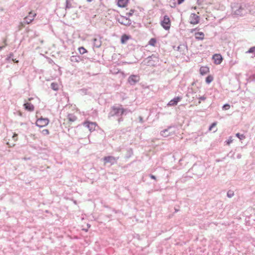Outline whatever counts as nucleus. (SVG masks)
<instances>
[{"label": "nucleus", "mask_w": 255, "mask_h": 255, "mask_svg": "<svg viewBox=\"0 0 255 255\" xmlns=\"http://www.w3.org/2000/svg\"><path fill=\"white\" fill-rule=\"evenodd\" d=\"M232 8L234 14L240 16L244 15L250 11V5L245 3L235 4Z\"/></svg>", "instance_id": "1"}, {"label": "nucleus", "mask_w": 255, "mask_h": 255, "mask_svg": "<svg viewBox=\"0 0 255 255\" xmlns=\"http://www.w3.org/2000/svg\"><path fill=\"white\" fill-rule=\"evenodd\" d=\"M125 111L126 110L123 108L113 106L112 107L111 110L109 114L108 117L121 116L124 114Z\"/></svg>", "instance_id": "2"}, {"label": "nucleus", "mask_w": 255, "mask_h": 255, "mask_svg": "<svg viewBox=\"0 0 255 255\" xmlns=\"http://www.w3.org/2000/svg\"><path fill=\"white\" fill-rule=\"evenodd\" d=\"M144 61L148 66H154L158 61V58L155 55H152L148 57Z\"/></svg>", "instance_id": "3"}, {"label": "nucleus", "mask_w": 255, "mask_h": 255, "mask_svg": "<svg viewBox=\"0 0 255 255\" xmlns=\"http://www.w3.org/2000/svg\"><path fill=\"white\" fill-rule=\"evenodd\" d=\"M117 20L121 24L126 26H129L131 23V20L129 18L122 15L117 18Z\"/></svg>", "instance_id": "4"}, {"label": "nucleus", "mask_w": 255, "mask_h": 255, "mask_svg": "<svg viewBox=\"0 0 255 255\" xmlns=\"http://www.w3.org/2000/svg\"><path fill=\"white\" fill-rule=\"evenodd\" d=\"M161 25L165 29L168 30L170 27V20L167 15H165L161 21Z\"/></svg>", "instance_id": "5"}, {"label": "nucleus", "mask_w": 255, "mask_h": 255, "mask_svg": "<svg viewBox=\"0 0 255 255\" xmlns=\"http://www.w3.org/2000/svg\"><path fill=\"white\" fill-rule=\"evenodd\" d=\"M119 158V157H115L112 156H108L104 157L103 158V160L105 164L110 163L111 165H113L117 163Z\"/></svg>", "instance_id": "6"}, {"label": "nucleus", "mask_w": 255, "mask_h": 255, "mask_svg": "<svg viewBox=\"0 0 255 255\" xmlns=\"http://www.w3.org/2000/svg\"><path fill=\"white\" fill-rule=\"evenodd\" d=\"M49 123V120L47 118H40L36 122V125L39 127H43L47 126Z\"/></svg>", "instance_id": "7"}, {"label": "nucleus", "mask_w": 255, "mask_h": 255, "mask_svg": "<svg viewBox=\"0 0 255 255\" xmlns=\"http://www.w3.org/2000/svg\"><path fill=\"white\" fill-rule=\"evenodd\" d=\"M139 80V76L134 75L130 76L128 79V81L131 85H135Z\"/></svg>", "instance_id": "8"}, {"label": "nucleus", "mask_w": 255, "mask_h": 255, "mask_svg": "<svg viewBox=\"0 0 255 255\" xmlns=\"http://www.w3.org/2000/svg\"><path fill=\"white\" fill-rule=\"evenodd\" d=\"M36 15L35 13L30 12L28 15L24 18V22L27 24L30 23L34 19Z\"/></svg>", "instance_id": "9"}, {"label": "nucleus", "mask_w": 255, "mask_h": 255, "mask_svg": "<svg viewBox=\"0 0 255 255\" xmlns=\"http://www.w3.org/2000/svg\"><path fill=\"white\" fill-rule=\"evenodd\" d=\"M83 125L87 127L90 131L94 130L97 125L96 123L89 122H85L84 123Z\"/></svg>", "instance_id": "10"}, {"label": "nucleus", "mask_w": 255, "mask_h": 255, "mask_svg": "<svg viewBox=\"0 0 255 255\" xmlns=\"http://www.w3.org/2000/svg\"><path fill=\"white\" fill-rule=\"evenodd\" d=\"M199 21V17L195 13H192L190 16V22L193 24H197Z\"/></svg>", "instance_id": "11"}, {"label": "nucleus", "mask_w": 255, "mask_h": 255, "mask_svg": "<svg viewBox=\"0 0 255 255\" xmlns=\"http://www.w3.org/2000/svg\"><path fill=\"white\" fill-rule=\"evenodd\" d=\"M182 99L181 97H176L171 100L167 104L168 106H174L177 105L178 103Z\"/></svg>", "instance_id": "12"}, {"label": "nucleus", "mask_w": 255, "mask_h": 255, "mask_svg": "<svg viewBox=\"0 0 255 255\" xmlns=\"http://www.w3.org/2000/svg\"><path fill=\"white\" fill-rule=\"evenodd\" d=\"M213 59L214 60V62L216 64H220L221 63L223 58L222 56L219 54H215L213 56Z\"/></svg>", "instance_id": "13"}, {"label": "nucleus", "mask_w": 255, "mask_h": 255, "mask_svg": "<svg viewBox=\"0 0 255 255\" xmlns=\"http://www.w3.org/2000/svg\"><path fill=\"white\" fill-rule=\"evenodd\" d=\"M24 109L28 111L32 112L34 110V106L30 103H26L23 105Z\"/></svg>", "instance_id": "14"}, {"label": "nucleus", "mask_w": 255, "mask_h": 255, "mask_svg": "<svg viewBox=\"0 0 255 255\" xmlns=\"http://www.w3.org/2000/svg\"><path fill=\"white\" fill-rule=\"evenodd\" d=\"M171 128V127H169L168 128L165 129L160 132V134L161 136L164 137H167L171 135V132L169 131V129Z\"/></svg>", "instance_id": "15"}, {"label": "nucleus", "mask_w": 255, "mask_h": 255, "mask_svg": "<svg viewBox=\"0 0 255 255\" xmlns=\"http://www.w3.org/2000/svg\"><path fill=\"white\" fill-rule=\"evenodd\" d=\"M128 0H118V5L121 7H126L127 5Z\"/></svg>", "instance_id": "16"}, {"label": "nucleus", "mask_w": 255, "mask_h": 255, "mask_svg": "<svg viewBox=\"0 0 255 255\" xmlns=\"http://www.w3.org/2000/svg\"><path fill=\"white\" fill-rule=\"evenodd\" d=\"M204 37V34L202 32H198L195 33V38L198 40H203Z\"/></svg>", "instance_id": "17"}, {"label": "nucleus", "mask_w": 255, "mask_h": 255, "mask_svg": "<svg viewBox=\"0 0 255 255\" xmlns=\"http://www.w3.org/2000/svg\"><path fill=\"white\" fill-rule=\"evenodd\" d=\"M209 72V68L207 67H202L200 69V74L202 75L206 74Z\"/></svg>", "instance_id": "18"}, {"label": "nucleus", "mask_w": 255, "mask_h": 255, "mask_svg": "<svg viewBox=\"0 0 255 255\" xmlns=\"http://www.w3.org/2000/svg\"><path fill=\"white\" fill-rule=\"evenodd\" d=\"M67 118L70 122H75L77 120V117L72 114H69L67 116Z\"/></svg>", "instance_id": "19"}, {"label": "nucleus", "mask_w": 255, "mask_h": 255, "mask_svg": "<svg viewBox=\"0 0 255 255\" xmlns=\"http://www.w3.org/2000/svg\"><path fill=\"white\" fill-rule=\"evenodd\" d=\"M129 38V36L124 34L121 37V43L123 44L125 43L128 40Z\"/></svg>", "instance_id": "20"}, {"label": "nucleus", "mask_w": 255, "mask_h": 255, "mask_svg": "<svg viewBox=\"0 0 255 255\" xmlns=\"http://www.w3.org/2000/svg\"><path fill=\"white\" fill-rule=\"evenodd\" d=\"M51 88L54 91H58L59 89V86L57 83L53 82L51 84Z\"/></svg>", "instance_id": "21"}, {"label": "nucleus", "mask_w": 255, "mask_h": 255, "mask_svg": "<svg viewBox=\"0 0 255 255\" xmlns=\"http://www.w3.org/2000/svg\"><path fill=\"white\" fill-rule=\"evenodd\" d=\"M80 59V57L79 56H72L70 58V60L73 62H79Z\"/></svg>", "instance_id": "22"}, {"label": "nucleus", "mask_w": 255, "mask_h": 255, "mask_svg": "<svg viewBox=\"0 0 255 255\" xmlns=\"http://www.w3.org/2000/svg\"><path fill=\"white\" fill-rule=\"evenodd\" d=\"M94 45L95 47L99 48L100 47L101 44V41L96 38L94 39Z\"/></svg>", "instance_id": "23"}, {"label": "nucleus", "mask_w": 255, "mask_h": 255, "mask_svg": "<svg viewBox=\"0 0 255 255\" xmlns=\"http://www.w3.org/2000/svg\"><path fill=\"white\" fill-rule=\"evenodd\" d=\"M78 50L81 54H84L87 52V50L83 47H79Z\"/></svg>", "instance_id": "24"}, {"label": "nucleus", "mask_w": 255, "mask_h": 255, "mask_svg": "<svg viewBox=\"0 0 255 255\" xmlns=\"http://www.w3.org/2000/svg\"><path fill=\"white\" fill-rule=\"evenodd\" d=\"M72 7V4L69 1V0H66L65 10Z\"/></svg>", "instance_id": "25"}, {"label": "nucleus", "mask_w": 255, "mask_h": 255, "mask_svg": "<svg viewBox=\"0 0 255 255\" xmlns=\"http://www.w3.org/2000/svg\"><path fill=\"white\" fill-rule=\"evenodd\" d=\"M213 80V78L211 76H208L206 78V82L207 83L209 84Z\"/></svg>", "instance_id": "26"}, {"label": "nucleus", "mask_w": 255, "mask_h": 255, "mask_svg": "<svg viewBox=\"0 0 255 255\" xmlns=\"http://www.w3.org/2000/svg\"><path fill=\"white\" fill-rule=\"evenodd\" d=\"M236 135L240 140H243L245 138V136L243 134H240V133H236Z\"/></svg>", "instance_id": "27"}, {"label": "nucleus", "mask_w": 255, "mask_h": 255, "mask_svg": "<svg viewBox=\"0 0 255 255\" xmlns=\"http://www.w3.org/2000/svg\"><path fill=\"white\" fill-rule=\"evenodd\" d=\"M227 195L229 198H232L234 195V192L230 190L227 192Z\"/></svg>", "instance_id": "28"}, {"label": "nucleus", "mask_w": 255, "mask_h": 255, "mask_svg": "<svg viewBox=\"0 0 255 255\" xmlns=\"http://www.w3.org/2000/svg\"><path fill=\"white\" fill-rule=\"evenodd\" d=\"M156 42V40L155 38H151L149 41V44L151 46H154Z\"/></svg>", "instance_id": "29"}, {"label": "nucleus", "mask_w": 255, "mask_h": 255, "mask_svg": "<svg viewBox=\"0 0 255 255\" xmlns=\"http://www.w3.org/2000/svg\"><path fill=\"white\" fill-rule=\"evenodd\" d=\"M255 52V46L251 47L248 51L246 52V53H252Z\"/></svg>", "instance_id": "30"}, {"label": "nucleus", "mask_w": 255, "mask_h": 255, "mask_svg": "<svg viewBox=\"0 0 255 255\" xmlns=\"http://www.w3.org/2000/svg\"><path fill=\"white\" fill-rule=\"evenodd\" d=\"M230 108V106L229 104H225L223 106V109L224 110H229Z\"/></svg>", "instance_id": "31"}, {"label": "nucleus", "mask_w": 255, "mask_h": 255, "mask_svg": "<svg viewBox=\"0 0 255 255\" xmlns=\"http://www.w3.org/2000/svg\"><path fill=\"white\" fill-rule=\"evenodd\" d=\"M134 11H135L134 9H131L130 10L129 12L127 13V15L128 16H130L131 15H132V14L134 13Z\"/></svg>", "instance_id": "32"}, {"label": "nucleus", "mask_w": 255, "mask_h": 255, "mask_svg": "<svg viewBox=\"0 0 255 255\" xmlns=\"http://www.w3.org/2000/svg\"><path fill=\"white\" fill-rule=\"evenodd\" d=\"M42 133L44 135H48L49 133V130L47 129H43L42 131Z\"/></svg>", "instance_id": "33"}, {"label": "nucleus", "mask_w": 255, "mask_h": 255, "mask_svg": "<svg viewBox=\"0 0 255 255\" xmlns=\"http://www.w3.org/2000/svg\"><path fill=\"white\" fill-rule=\"evenodd\" d=\"M200 100H201V101H205L207 97L205 96H201V97H199L198 98Z\"/></svg>", "instance_id": "34"}, {"label": "nucleus", "mask_w": 255, "mask_h": 255, "mask_svg": "<svg viewBox=\"0 0 255 255\" xmlns=\"http://www.w3.org/2000/svg\"><path fill=\"white\" fill-rule=\"evenodd\" d=\"M232 141H233V140H232V137H230L229 138V139L227 141H226V142H227V144H228V145H229L231 143H232Z\"/></svg>", "instance_id": "35"}, {"label": "nucleus", "mask_w": 255, "mask_h": 255, "mask_svg": "<svg viewBox=\"0 0 255 255\" xmlns=\"http://www.w3.org/2000/svg\"><path fill=\"white\" fill-rule=\"evenodd\" d=\"M216 125V124L215 123H213V124H212L210 126L209 129L210 130H211L212 129V128L214 127H215Z\"/></svg>", "instance_id": "36"}, {"label": "nucleus", "mask_w": 255, "mask_h": 255, "mask_svg": "<svg viewBox=\"0 0 255 255\" xmlns=\"http://www.w3.org/2000/svg\"><path fill=\"white\" fill-rule=\"evenodd\" d=\"M12 56H13V53H10L9 54V56L7 57V58H6V60H9Z\"/></svg>", "instance_id": "37"}, {"label": "nucleus", "mask_w": 255, "mask_h": 255, "mask_svg": "<svg viewBox=\"0 0 255 255\" xmlns=\"http://www.w3.org/2000/svg\"><path fill=\"white\" fill-rule=\"evenodd\" d=\"M149 176L151 179L156 180V177L154 175L152 174H150Z\"/></svg>", "instance_id": "38"}, {"label": "nucleus", "mask_w": 255, "mask_h": 255, "mask_svg": "<svg viewBox=\"0 0 255 255\" xmlns=\"http://www.w3.org/2000/svg\"><path fill=\"white\" fill-rule=\"evenodd\" d=\"M184 1V0H178V4H181L183 1Z\"/></svg>", "instance_id": "39"}, {"label": "nucleus", "mask_w": 255, "mask_h": 255, "mask_svg": "<svg viewBox=\"0 0 255 255\" xmlns=\"http://www.w3.org/2000/svg\"><path fill=\"white\" fill-rule=\"evenodd\" d=\"M17 135L16 134H15H15H13V135L12 136V138H13V139L14 140H16V139L15 138L16 137Z\"/></svg>", "instance_id": "40"}, {"label": "nucleus", "mask_w": 255, "mask_h": 255, "mask_svg": "<svg viewBox=\"0 0 255 255\" xmlns=\"http://www.w3.org/2000/svg\"><path fill=\"white\" fill-rule=\"evenodd\" d=\"M12 60L15 62V63H18V60H17L16 59H12Z\"/></svg>", "instance_id": "41"}, {"label": "nucleus", "mask_w": 255, "mask_h": 255, "mask_svg": "<svg viewBox=\"0 0 255 255\" xmlns=\"http://www.w3.org/2000/svg\"><path fill=\"white\" fill-rule=\"evenodd\" d=\"M139 122L141 123L143 122V119L141 117H139Z\"/></svg>", "instance_id": "42"}, {"label": "nucleus", "mask_w": 255, "mask_h": 255, "mask_svg": "<svg viewBox=\"0 0 255 255\" xmlns=\"http://www.w3.org/2000/svg\"><path fill=\"white\" fill-rule=\"evenodd\" d=\"M3 43H4V45H3V46H4V47H5V46H6V45H7V43H6V40H4L3 41Z\"/></svg>", "instance_id": "43"}, {"label": "nucleus", "mask_w": 255, "mask_h": 255, "mask_svg": "<svg viewBox=\"0 0 255 255\" xmlns=\"http://www.w3.org/2000/svg\"><path fill=\"white\" fill-rule=\"evenodd\" d=\"M123 118H120L118 119V122L119 123H120L121 121H123Z\"/></svg>", "instance_id": "44"}, {"label": "nucleus", "mask_w": 255, "mask_h": 255, "mask_svg": "<svg viewBox=\"0 0 255 255\" xmlns=\"http://www.w3.org/2000/svg\"><path fill=\"white\" fill-rule=\"evenodd\" d=\"M181 45L180 46H178L177 47V50L178 51H180V49H181Z\"/></svg>", "instance_id": "45"}, {"label": "nucleus", "mask_w": 255, "mask_h": 255, "mask_svg": "<svg viewBox=\"0 0 255 255\" xmlns=\"http://www.w3.org/2000/svg\"><path fill=\"white\" fill-rule=\"evenodd\" d=\"M4 47V46H0V50H1Z\"/></svg>", "instance_id": "46"}, {"label": "nucleus", "mask_w": 255, "mask_h": 255, "mask_svg": "<svg viewBox=\"0 0 255 255\" xmlns=\"http://www.w3.org/2000/svg\"><path fill=\"white\" fill-rule=\"evenodd\" d=\"M87 0L88 2H90L92 1V0Z\"/></svg>", "instance_id": "47"}, {"label": "nucleus", "mask_w": 255, "mask_h": 255, "mask_svg": "<svg viewBox=\"0 0 255 255\" xmlns=\"http://www.w3.org/2000/svg\"><path fill=\"white\" fill-rule=\"evenodd\" d=\"M175 212H177L178 211V210L176 209H175Z\"/></svg>", "instance_id": "48"}, {"label": "nucleus", "mask_w": 255, "mask_h": 255, "mask_svg": "<svg viewBox=\"0 0 255 255\" xmlns=\"http://www.w3.org/2000/svg\"><path fill=\"white\" fill-rule=\"evenodd\" d=\"M200 103H201V101H199L198 102V104H200Z\"/></svg>", "instance_id": "49"}]
</instances>
